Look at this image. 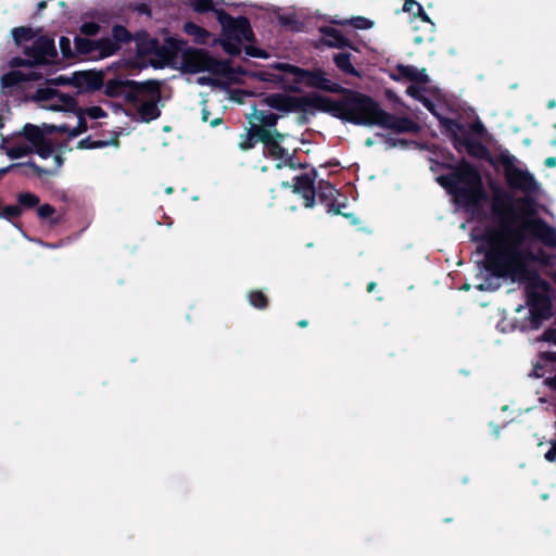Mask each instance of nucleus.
<instances>
[{"label": "nucleus", "instance_id": "nucleus-44", "mask_svg": "<svg viewBox=\"0 0 556 556\" xmlns=\"http://www.w3.org/2000/svg\"><path fill=\"white\" fill-rule=\"evenodd\" d=\"M351 24L355 27V28H359V29H366V28H370L372 26V23L367 20V18H364V17H355L351 21Z\"/></svg>", "mask_w": 556, "mask_h": 556}, {"label": "nucleus", "instance_id": "nucleus-56", "mask_svg": "<svg viewBox=\"0 0 556 556\" xmlns=\"http://www.w3.org/2000/svg\"><path fill=\"white\" fill-rule=\"evenodd\" d=\"M544 165L549 168L555 167L556 166V156H549V157L545 159Z\"/></svg>", "mask_w": 556, "mask_h": 556}, {"label": "nucleus", "instance_id": "nucleus-6", "mask_svg": "<svg viewBox=\"0 0 556 556\" xmlns=\"http://www.w3.org/2000/svg\"><path fill=\"white\" fill-rule=\"evenodd\" d=\"M248 119L253 134L265 143L270 155L279 161H287L289 153L279 146L283 136L271 129L277 123V116L271 112L253 109V112L248 115Z\"/></svg>", "mask_w": 556, "mask_h": 556}, {"label": "nucleus", "instance_id": "nucleus-39", "mask_svg": "<svg viewBox=\"0 0 556 556\" xmlns=\"http://www.w3.org/2000/svg\"><path fill=\"white\" fill-rule=\"evenodd\" d=\"M168 47H169V50L167 52V56L168 58H172L174 54H176L179 50L182 49L185 42L178 38H175V37H169L167 40H166Z\"/></svg>", "mask_w": 556, "mask_h": 556}, {"label": "nucleus", "instance_id": "nucleus-63", "mask_svg": "<svg viewBox=\"0 0 556 556\" xmlns=\"http://www.w3.org/2000/svg\"><path fill=\"white\" fill-rule=\"evenodd\" d=\"M376 286H377V285H376L375 282H370V283H368V286H367V290H368V292H371V291L376 288Z\"/></svg>", "mask_w": 556, "mask_h": 556}, {"label": "nucleus", "instance_id": "nucleus-53", "mask_svg": "<svg viewBox=\"0 0 556 556\" xmlns=\"http://www.w3.org/2000/svg\"><path fill=\"white\" fill-rule=\"evenodd\" d=\"M544 383L551 389L556 391V374L554 376L547 377Z\"/></svg>", "mask_w": 556, "mask_h": 556}, {"label": "nucleus", "instance_id": "nucleus-19", "mask_svg": "<svg viewBox=\"0 0 556 556\" xmlns=\"http://www.w3.org/2000/svg\"><path fill=\"white\" fill-rule=\"evenodd\" d=\"M0 148L10 159H20L33 153L29 142L23 138L22 131L16 132L10 139H4Z\"/></svg>", "mask_w": 556, "mask_h": 556}, {"label": "nucleus", "instance_id": "nucleus-42", "mask_svg": "<svg viewBox=\"0 0 556 556\" xmlns=\"http://www.w3.org/2000/svg\"><path fill=\"white\" fill-rule=\"evenodd\" d=\"M257 138L256 135L253 134V130L250 128L249 132L241 136V140L239 142V147L242 150H249L253 147V138Z\"/></svg>", "mask_w": 556, "mask_h": 556}, {"label": "nucleus", "instance_id": "nucleus-49", "mask_svg": "<svg viewBox=\"0 0 556 556\" xmlns=\"http://www.w3.org/2000/svg\"><path fill=\"white\" fill-rule=\"evenodd\" d=\"M54 213V208L49 204H43L38 208V215L41 218L51 217Z\"/></svg>", "mask_w": 556, "mask_h": 556}, {"label": "nucleus", "instance_id": "nucleus-9", "mask_svg": "<svg viewBox=\"0 0 556 556\" xmlns=\"http://www.w3.org/2000/svg\"><path fill=\"white\" fill-rule=\"evenodd\" d=\"M21 131L23 134V138L29 142L31 151L36 152L41 159H48L50 156H55L53 143L48 139V136L54 131L68 135V126H55L50 124L37 126L34 124H26Z\"/></svg>", "mask_w": 556, "mask_h": 556}, {"label": "nucleus", "instance_id": "nucleus-27", "mask_svg": "<svg viewBox=\"0 0 556 556\" xmlns=\"http://www.w3.org/2000/svg\"><path fill=\"white\" fill-rule=\"evenodd\" d=\"M323 34V40L329 47L341 48L348 45V40L334 28H325Z\"/></svg>", "mask_w": 556, "mask_h": 556}, {"label": "nucleus", "instance_id": "nucleus-13", "mask_svg": "<svg viewBox=\"0 0 556 556\" xmlns=\"http://www.w3.org/2000/svg\"><path fill=\"white\" fill-rule=\"evenodd\" d=\"M24 53L31 63H48L55 55L54 42L46 36H38L24 47Z\"/></svg>", "mask_w": 556, "mask_h": 556}, {"label": "nucleus", "instance_id": "nucleus-55", "mask_svg": "<svg viewBox=\"0 0 556 556\" xmlns=\"http://www.w3.org/2000/svg\"><path fill=\"white\" fill-rule=\"evenodd\" d=\"M470 127L473 132L479 135H481L484 131V126L480 122L473 123Z\"/></svg>", "mask_w": 556, "mask_h": 556}, {"label": "nucleus", "instance_id": "nucleus-31", "mask_svg": "<svg viewBox=\"0 0 556 556\" xmlns=\"http://www.w3.org/2000/svg\"><path fill=\"white\" fill-rule=\"evenodd\" d=\"M58 90L52 88L50 85L38 88L36 93L33 96V100L37 102L40 108L48 101Z\"/></svg>", "mask_w": 556, "mask_h": 556}, {"label": "nucleus", "instance_id": "nucleus-52", "mask_svg": "<svg viewBox=\"0 0 556 556\" xmlns=\"http://www.w3.org/2000/svg\"><path fill=\"white\" fill-rule=\"evenodd\" d=\"M541 359L545 362L556 363V352L547 351L541 353Z\"/></svg>", "mask_w": 556, "mask_h": 556}, {"label": "nucleus", "instance_id": "nucleus-43", "mask_svg": "<svg viewBox=\"0 0 556 556\" xmlns=\"http://www.w3.org/2000/svg\"><path fill=\"white\" fill-rule=\"evenodd\" d=\"M21 214V207L16 205H10L4 207L2 212H0V218H14Z\"/></svg>", "mask_w": 556, "mask_h": 556}, {"label": "nucleus", "instance_id": "nucleus-41", "mask_svg": "<svg viewBox=\"0 0 556 556\" xmlns=\"http://www.w3.org/2000/svg\"><path fill=\"white\" fill-rule=\"evenodd\" d=\"M100 25L96 22H85L80 26V33L87 36H94L99 33Z\"/></svg>", "mask_w": 556, "mask_h": 556}, {"label": "nucleus", "instance_id": "nucleus-59", "mask_svg": "<svg viewBox=\"0 0 556 556\" xmlns=\"http://www.w3.org/2000/svg\"><path fill=\"white\" fill-rule=\"evenodd\" d=\"M442 162L440 161H433V165L434 166H431V170H437V169H445L442 165H441Z\"/></svg>", "mask_w": 556, "mask_h": 556}, {"label": "nucleus", "instance_id": "nucleus-62", "mask_svg": "<svg viewBox=\"0 0 556 556\" xmlns=\"http://www.w3.org/2000/svg\"><path fill=\"white\" fill-rule=\"evenodd\" d=\"M446 159L450 161L448 163H453L455 160V156L452 152H447Z\"/></svg>", "mask_w": 556, "mask_h": 556}, {"label": "nucleus", "instance_id": "nucleus-4", "mask_svg": "<svg viewBox=\"0 0 556 556\" xmlns=\"http://www.w3.org/2000/svg\"><path fill=\"white\" fill-rule=\"evenodd\" d=\"M441 165L451 173L439 176L437 181L455 197L457 202L477 207L486 201L488 193L484 190L482 177L473 164L463 157L457 163H441Z\"/></svg>", "mask_w": 556, "mask_h": 556}, {"label": "nucleus", "instance_id": "nucleus-58", "mask_svg": "<svg viewBox=\"0 0 556 556\" xmlns=\"http://www.w3.org/2000/svg\"><path fill=\"white\" fill-rule=\"evenodd\" d=\"M197 81L201 85H204V84H211L212 83V79L206 77V76H201L197 79Z\"/></svg>", "mask_w": 556, "mask_h": 556}, {"label": "nucleus", "instance_id": "nucleus-34", "mask_svg": "<svg viewBox=\"0 0 556 556\" xmlns=\"http://www.w3.org/2000/svg\"><path fill=\"white\" fill-rule=\"evenodd\" d=\"M112 35L113 39L111 40L117 45V49L119 48V43L126 42L130 39V34L128 30L119 25L113 27Z\"/></svg>", "mask_w": 556, "mask_h": 556}, {"label": "nucleus", "instance_id": "nucleus-29", "mask_svg": "<svg viewBox=\"0 0 556 556\" xmlns=\"http://www.w3.org/2000/svg\"><path fill=\"white\" fill-rule=\"evenodd\" d=\"M12 36H13L15 42L18 46H22L23 48L26 45H29L36 38L34 31L27 27L14 28L12 30Z\"/></svg>", "mask_w": 556, "mask_h": 556}, {"label": "nucleus", "instance_id": "nucleus-51", "mask_svg": "<svg viewBox=\"0 0 556 556\" xmlns=\"http://www.w3.org/2000/svg\"><path fill=\"white\" fill-rule=\"evenodd\" d=\"M384 98L389 101H393L395 103H399L401 105L404 106V104L401 102V100L399 99V97L395 94V92L391 89H386L384 88Z\"/></svg>", "mask_w": 556, "mask_h": 556}, {"label": "nucleus", "instance_id": "nucleus-37", "mask_svg": "<svg viewBox=\"0 0 556 556\" xmlns=\"http://www.w3.org/2000/svg\"><path fill=\"white\" fill-rule=\"evenodd\" d=\"M419 85L420 84L413 83L406 88V93L420 102V99L426 98V96L424 94L426 88Z\"/></svg>", "mask_w": 556, "mask_h": 556}, {"label": "nucleus", "instance_id": "nucleus-45", "mask_svg": "<svg viewBox=\"0 0 556 556\" xmlns=\"http://www.w3.org/2000/svg\"><path fill=\"white\" fill-rule=\"evenodd\" d=\"M541 341H545V342H552L556 345V329L555 328H548L546 329L541 338H540Z\"/></svg>", "mask_w": 556, "mask_h": 556}, {"label": "nucleus", "instance_id": "nucleus-48", "mask_svg": "<svg viewBox=\"0 0 556 556\" xmlns=\"http://www.w3.org/2000/svg\"><path fill=\"white\" fill-rule=\"evenodd\" d=\"M544 458L548 463H556V440L551 441V448L545 453Z\"/></svg>", "mask_w": 556, "mask_h": 556}, {"label": "nucleus", "instance_id": "nucleus-3", "mask_svg": "<svg viewBox=\"0 0 556 556\" xmlns=\"http://www.w3.org/2000/svg\"><path fill=\"white\" fill-rule=\"evenodd\" d=\"M264 102L282 112L302 111L307 104H311L336 117L357 124H379L382 118L378 104L357 92H349L341 100H332L323 96L295 97L275 93L264 98Z\"/></svg>", "mask_w": 556, "mask_h": 556}, {"label": "nucleus", "instance_id": "nucleus-32", "mask_svg": "<svg viewBox=\"0 0 556 556\" xmlns=\"http://www.w3.org/2000/svg\"><path fill=\"white\" fill-rule=\"evenodd\" d=\"M334 63L343 72L352 75H357V72L353 67L350 55L346 53H338L334 55Z\"/></svg>", "mask_w": 556, "mask_h": 556}, {"label": "nucleus", "instance_id": "nucleus-5", "mask_svg": "<svg viewBox=\"0 0 556 556\" xmlns=\"http://www.w3.org/2000/svg\"><path fill=\"white\" fill-rule=\"evenodd\" d=\"M255 77L285 90L298 91L303 87H316L333 90L334 84L327 79L320 71H304L286 62H275L255 73Z\"/></svg>", "mask_w": 556, "mask_h": 556}, {"label": "nucleus", "instance_id": "nucleus-30", "mask_svg": "<svg viewBox=\"0 0 556 556\" xmlns=\"http://www.w3.org/2000/svg\"><path fill=\"white\" fill-rule=\"evenodd\" d=\"M188 4L198 13L214 12L217 15V12H223L212 0H188Z\"/></svg>", "mask_w": 556, "mask_h": 556}, {"label": "nucleus", "instance_id": "nucleus-38", "mask_svg": "<svg viewBox=\"0 0 556 556\" xmlns=\"http://www.w3.org/2000/svg\"><path fill=\"white\" fill-rule=\"evenodd\" d=\"M249 300L253 306L258 308L265 307L267 303L266 296L260 291L251 292L249 294Z\"/></svg>", "mask_w": 556, "mask_h": 556}, {"label": "nucleus", "instance_id": "nucleus-23", "mask_svg": "<svg viewBox=\"0 0 556 556\" xmlns=\"http://www.w3.org/2000/svg\"><path fill=\"white\" fill-rule=\"evenodd\" d=\"M72 84L80 90H96L103 85V76L98 72H80L73 76Z\"/></svg>", "mask_w": 556, "mask_h": 556}, {"label": "nucleus", "instance_id": "nucleus-22", "mask_svg": "<svg viewBox=\"0 0 556 556\" xmlns=\"http://www.w3.org/2000/svg\"><path fill=\"white\" fill-rule=\"evenodd\" d=\"M85 115H87L88 117H90L92 119H99V118L106 117V113L104 112V110L97 105L87 108L85 110H78L77 111V117H78L77 126L74 128L68 127V136L71 138L77 137L87 130Z\"/></svg>", "mask_w": 556, "mask_h": 556}, {"label": "nucleus", "instance_id": "nucleus-12", "mask_svg": "<svg viewBox=\"0 0 556 556\" xmlns=\"http://www.w3.org/2000/svg\"><path fill=\"white\" fill-rule=\"evenodd\" d=\"M75 47L79 53L97 59L108 58L117 51V45L111 38L91 40L77 37L75 39Z\"/></svg>", "mask_w": 556, "mask_h": 556}, {"label": "nucleus", "instance_id": "nucleus-16", "mask_svg": "<svg viewBox=\"0 0 556 556\" xmlns=\"http://www.w3.org/2000/svg\"><path fill=\"white\" fill-rule=\"evenodd\" d=\"M384 129H389L395 135L417 134L420 131V126L408 116H400L384 111Z\"/></svg>", "mask_w": 556, "mask_h": 556}, {"label": "nucleus", "instance_id": "nucleus-17", "mask_svg": "<svg viewBox=\"0 0 556 556\" xmlns=\"http://www.w3.org/2000/svg\"><path fill=\"white\" fill-rule=\"evenodd\" d=\"M389 76L396 81L405 79L415 84L430 83L426 68L418 70L413 65L397 64L393 71L389 72Z\"/></svg>", "mask_w": 556, "mask_h": 556}, {"label": "nucleus", "instance_id": "nucleus-25", "mask_svg": "<svg viewBox=\"0 0 556 556\" xmlns=\"http://www.w3.org/2000/svg\"><path fill=\"white\" fill-rule=\"evenodd\" d=\"M38 76L35 73H25L23 71H12L1 77V86L3 89L18 86L23 81L35 80Z\"/></svg>", "mask_w": 556, "mask_h": 556}, {"label": "nucleus", "instance_id": "nucleus-20", "mask_svg": "<svg viewBox=\"0 0 556 556\" xmlns=\"http://www.w3.org/2000/svg\"><path fill=\"white\" fill-rule=\"evenodd\" d=\"M439 126L442 132L450 138L454 148H458L462 139L469 135L467 127L458 119L443 116L440 117Z\"/></svg>", "mask_w": 556, "mask_h": 556}, {"label": "nucleus", "instance_id": "nucleus-1", "mask_svg": "<svg viewBox=\"0 0 556 556\" xmlns=\"http://www.w3.org/2000/svg\"><path fill=\"white\" fill-rule=\"evenodd\" d=\"M483 241L484 268L493 277L511 282H534L549 287L540 273L529 265L536 262L543 267H552L553 256L544 251L534 253L531 249L523 248L527 241H538L546 248L556 249V228L545 219L526 218L514 226L489 230Z\"/></svg>", "mask_w": 556, "mask_h": 556}, {"label": "nucleus", "instance_id": "nucleus-7", "mask_svg": "<svg viewBox=\"0 0 556 556\" xmlns=\"http://www.w3.org/2000/svg\"><path fill=\"white\" fill-rule=\"evenodd\" d=\"M217 20L222 25V37L219 39L224 50L229 54H239L241 47L250 42L253 37L250 24L247 18H233L225 12H217Z\"/></svg>", "mask_w": 556, "mask_h": 556}, {"label": "nucleus", "instance_id": "nucleus-54", "mask_svg": "<svg viewBox=\"0 0 556 556\" xmlns=\"http://www.w3.org/2000/svg\"><path fill=\"white\" fill-rule=\"evenodd\" d=\"M60 47L65 55H67V50L70 49V39L62 37L60 39Z\"/></svg>", "mask_w": 556, "mask_h": 556}, {"label": "nucleus", "instance_id": "nucleus-14", "mask_svg": "<svg viewBox=\"0 0 556 556\" xmlns=\"http://www.w3.org/2000/svg\"><path fill=\"white\" fill-rule=\"evenodd\" d=\"M140 88L141 84L131 80L110 79L104 84V93L111 98H123L131 102Z\"/></svg>", "mask_w": 556, "mask_h": 556}, {"label": "nucleus", "instance_id": "nucleus-26", "mask_svg": "<svg viewBox=\"0 0 556 556\" xmlns=\"http://www.w3.org/2000/svg\"><path fill=\"white\" fill-rule=\"evenodd\" d=\"M184 31L192 37L195 43L200 45L205 43L211 37V34L206 29L192 22L185 23Z\"/></svg>", "mask_w": 556, "mask_h": 556}, {"label": "nucleus", "instance_id": "nucleus-24", "mask_svg": "<svg viewBox=\"0 0 556 556\" xmlns=\"http://www.w3.org/2000/svg\"><path fill=\"white\" fill-rule=\"evenodd\" d=\"M75 105L74 98L56 91L41 108L49 111H73Z\"/></svg>", "mask_w": 556, "mask_h": 556}, {"label": "nucleus", "instance_id": "nucleus-18", "mask_svg": "<svg viewBox=\"0 0 556 556\" xmlns=\"http://www.w3.org/2000/svg\"><path fill=\"white\" fill-rule=\"evenodd\" d=\"M63 159L61 156H54V166L52 168H41L33 162L16 163L8 167L0 168V178L12 169H23L25 175H34L41 177L43 175H54L58 169L62 166Z\"/></svg>", "mask_w": 556, "mask_h": 556}, {"label": "nucleus", "instance_id": "nucleus-57", "mask_svg": "<svg viewBox=\"0 0 556 556\" xmlns=\"http://www.w3.org/2000/svg\"><path fill=\"white\" fill-rule=\"evenodd\" d=\"M66 83H68V79H65L63 77H58V78L51 80L50 84H52V85H61V84H66Z\"/></svg>", "mask_w": 556, "mask_h": 556}, {"label": "nucleus", "instance_id": "nucleus-61", "mask_svg": "<svg viewBox=\"0 0 556 556\" xmlns=\"http://www.w3.org/2000/svg\"><path fill=\"white\" fill-rule=\"evenodd\" d=\"M210 123H211V125H212L213 127H215V126H217V125L220 123V118H219V117L214 118V119H212Z\"/></svg>", "mask_w": 556, "mask_h": 556}, {"label": "nucleus", "instance_id": "nucleus-47", "mask_svg": "<svg viewBox=\"0 0 556 556\" xmlns=\"http://www.w3.org/2000/svg\"><path fill=\"white\" fill-rule=\"evenodd\" d=\"M418 5L420 4L415 0H405L403 4V11L410 13L414 16V13L418 11Z\"/></svg>", "mask_w": 556, "mask_h": 556}, {"label": "nucleus", "instance_id": "nucleus-60", "mask_svg": "<svg viewBox=\"0 0 556 556\" xmlns=\"http://www.w3.org/2000/svg\"><path fill=\"white\" fill-rule=\"evenodd\" d=\"M202 119L208 122V112L205 109L202 111Z\"/></svg>", "mask_w": 556, "mask_h": 556}, {"label": "nucleus", "instance_id": "nucleus-36", "mask_svg": "<svg viewBox=\"0 0 556 556\" xmlns=\"http://www.w3.org/2000/svg\"><path fill=\"white\" fill-rule=\"evenodd\" d=\"M110 144L117 146V139L114 138L113 140L106 141V140H96L90 141L89 146H85V141H79L78 148L80 149H100L108 147Z\"/></svg>", "mask_w": 556, "mask_h": 556}, {"label": "nucleus", "instance_id": "nucleus-15", "mask_svg": "<svg viewBox=\"0 0 556 556\" xmlns=\"http://www.w3.org/2000/svg\"><path fill=\"white\" fill-rule=\"evenodd\" d=\"M455 149L458 152L466 150L471 157L485 161L494 168H497L500 162L497 160V155L493 156L486 146L478 140H472L469 135L465 136V139H462L458 148Z\"/></svg>", "mask_w": 556, "mask_h": 556}, {"label": "nucleus", "instance_id": "nucleus-28", "mask_svg": "<svg viewBox=\"0 0 556 556\" xmlns=\"http://www.w3.org/2000/svg\"><path fill=\"white\" fill-rule=\"evenodd\" d=\"M414 16L420 17L422 22L429 24V36L427 37V39L431 40V34L434 31V23L431 21L429 15L424 11L421 5H418V11L414 13ZM412 40L415 45H421L426 40V38L419 34H414Z\"/></svg>", "mask_w": 556, "mask_h": 556}, {"label": "nucleus", "instance_id": "nucleus-40", "mask_svg": "<svg viewBox=\"0 0 556 556\" xmlns=\"http://www.w3.org/2000/svg\"><path fill=\"white\" fill-rule=\"evenodd\" d=\"M420 103L440 122V117H443L439 110L437 104L429 99L428 97L420 99Z\"/></svg>", "mask_w": 556, "mask_h": 556}, {"label": "nucleus", "instance_id": "nucleus-35", "mask_svg": "<svg viewBox=\"0 0 556 556\" xmlns=\"http://www.w3.org/2000/svg\"><path fill=\"white\" fill-rule=\"evenodd\" d=\"M18 204L25 207H33L39 203V198L30 192H23L17 197Z\"/></svg>", "mask_w": 556, "mask_h": 556}, {"label": "nucleus", "instance_id": "nucleus-8", "mask_svg": "<svg viewBox=\"0 0 556 556\" xmlns=\"http://www.w3.org/2000/svg\"><path fill=\"white\" fill-rule=\"evenodd\" d=\"M525 285L526 302L529 307V321L531 330H538L543 323L553 316V304L548 295L549 287L539 286L534 282Z\"/></svg>", "mask_w": 556, "mask_h": 556}, {"label": "nucleus", "instance_id": "nucleus-50", "mask_svg": "<svg viewBox=\"0 0 556 556\" xmlns=\"http://www.w3.org/2000/svg\"><path fill=\"white\" fill-rule=\"evenodd\" d=\"M244 50L248 55L256 58H267V54L260 49L252 46H244Z\"/></svg>", "mask_w": 556, "mask_h": 556}, {"label": "nucleus", "instance_id": "nucleus-10", "mask_svg": "<svg viewBox=\"0 0 556 556\" xmlns=\"http://www.w3.org/2000/svg\"><path fill=\"white\" fill-rule=\"evenodd\" d=\"M161 99V92L157 83L150 81L141 84L135 99L130 102L135 105L138 119L150 122L159 117L160 110L157 103Z\"/></svg>", "mask_w": 556, "mask_h": 556}, {"label": "nucleus", "instance_id": "nucleus-21", "mask_svg": "<svg viewBox=\"0 0 556 556\" xmlns=\"http://www.w3.org/2000/svg\"><path fill=\"white\" fill-rule=\"evenodd\" d=\"M292 188L294 193L302 197L305 207H313L315 205L316 192L314 181L308 175L295 177Z\"/></svg>", "mask_w": 556, "mask_h": 556}, {"label": "nucleus", "instance_id": "nucleus-64", "mask_svg": "<svg viewBox=\"0 0 556 556\" xmlns=\"http://www.w3.org/2000/svg\"><path fill=\"white\" fill-rule=\"evenodd\" d=\"M307 325V321L306 320H301L299 321V326L300 327H305Z\"/></svg>", "mask_w": 556, "mask_h": 556}, {"label": "nucleus", "instance_id": "nucleus-11", "mask_svg": "<svg viewBox=\"0 0 556 556\" xmlns=\"http://www.w3.org/2000/svg\"><path fill=\"white\" fill-rule=\"evenodd\" d=\"M181 66L190 73L210 72L214 74H226L228 64L213 60L202 50L187 49L182 53Z\"/></svg>", "mask_w": 556, "mask_h": 556}, {"label": "nucleus", "instance_id": "nucleus-33", "mask_svg": "<svg viewBox=\"0 0 556 556\" xmlns=\"http://www.w3.org/2000/svg\"><path fill=\"white\" fill-rule=\"evenodd\" d=\"M384 144L388 147V148H395V147H401V148H409V147H417L418 143L414 140H407V139H402V138H395V137H392V135H388V136H384Z\"/></svg>", "mask_w": 556, "mask_h": 556}, {"label": "nucleus", "instance_id": "nucleus-2", "mask_svg": "<svg viewBox=\"0 0 556 556\" xmlns=\"http://www.w3.org/2000/svg\"><path fill=\"white\" fill-rule=\"evenodd\" d=\"M498 165L503 167L505 182L509 190L491 186V214L497 228H505L522 223L526 218H535V197L541 185L534 175L516 165L517 159L507 150L497 155Z\"/></svg>", "mask_w": 556, "mask_h": 556}, {"label": "nucleus", "instance_id": "nucleus-46", "mask_svg": "<svg viewBox=\"0 0 556 556\" xmlns=\"http://www.w3.org/2000/svg\"><path fill=\"white\" fill-rule=\"evenodd\" d=\"M336 190L329 184L320 185V197L332 199L334 197Z\"/></svg>", "mask_w": 556, "mask_h": 556}]
</instances>
